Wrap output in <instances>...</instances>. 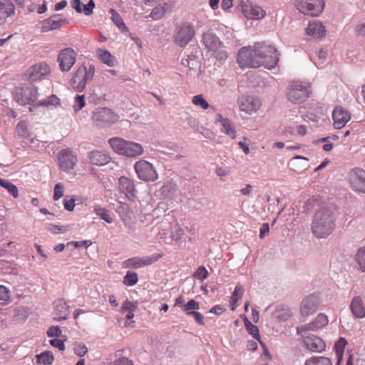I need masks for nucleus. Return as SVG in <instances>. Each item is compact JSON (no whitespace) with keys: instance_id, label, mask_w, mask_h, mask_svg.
Returning a JSON list of instances; mask_svg holds the SVG:
<instances>
[{"instance_id":"1","label":"nucleus","mask_w":365,"mask_h":365,"mask_svg":"<svg viewBox=\"0 0 365 365\" xmlns=\"http://www.w3.org/2000/svg\"><path fill=\"white\" fill-rule=\"evenodd\" d=\"M336 217L334 210L331 207H322L314 214L312 222L314 235L319 238H326L335 228Z\"/></svg>"},{"instance_id":"2","label":"nucleus","mask_w":365,"mask_h":365,"mask_svg":"<svg viewBox=\"0 0 365 365\" xmlns=\"http://www.w3.org/2000/svg\"><path fill=\"white\" fill-rule=\"evenodd\" d=\"M108 143L115 153L129 158H137L144 151L140 143L125 140L119 137L110 138Z\"/></svg>"},{"instance_id":"3","label":"nucleus","mask_w":365,"mask_h":365,"mask_svg":"<svg viewBox=\"0 0 365 365\" xmlns=\"http://www.w3.org/2000/svg\"><path fill=\"white\" fill-rule=\"evenodd\" d=\"M311 85L308 82L294 81L287 88V98L294 104L304 102L311 94Z\"/></svg>"},{"instance_id":"4","label":"nucleus","mask_w":365,"mask_h":365,"mask_svg":"<svg viewBox=\"0 0 365 365\" xmlns=\"http://www.w3.org/2000/svg\"><path fill=\"white\" fill-rule=\"evenodd\" d=\"M254 46L256 53L261 58L260 66L271 70L277 66L279 57L275 47L264 42L255 43Z\"/></svg>"},{"instance_id":"5","label":"nucleus","mask_w":365,"mask_h":365,"mask_svg":"<svg viewBox=\"0 0 365 365\" xmlns=\"http://www.w3.org/2000/svg\"><path fill=\"white\" fill-rule=\"evenodd\" d=\"M95 71L96 68L93 64L88 68L83 65L79 66L71 80L73 88L77 92H82L86 85L93 81Z\"/></svg>"},{"instance_id":"6","label":"nucleus","mask_w":365,"mask_h":365,"mask_svg":"<svg viewBox=\"0 0 365 365\" xmlns=\"http://www.w3.org/2000/svg\"><path fill=\"white\" fill-rule=\"evenodd\" d=\"M38 96V88L34 86H17L13 91L14 100L20 106L34 104Z\"/></svg>"},{"instance_id":"7","label":"nucleus","mask_w":365,"mask_h":365,"mask_svg":"<svg viewBox=\"0 0 365 365\" xmlns=\"http://www.w3.org/2000/svg\"><path fill=\"white\" fill-rule=\"evenodd\" d=\"M91 120L96 126L106 128L117 122L118 115L108 108H98L93 112Z\"/></svg>"},{"instance_id":"8","label":"nucleus","mask_w":365,"mask_h":365,"mask_svg":"<svg viewBox=\"0 0 365 365\" xmlns=\"http://www.w3.org/2000/svg\"><path fill=\"white\" fill-rule=\"evenodd\" d=\"M294 6L302 14L310 16H318L325 6L324 0H296Z\"/></svg>"},{"instance_id":"9","label":"nucleus","mask_w":365,"mask_h":365,"mask_svg":"<svg viewBox=\"0 0 365 365\" xmlns=\"http://www.w3.org/2000/svg\"><path fill=\"white\" fill-rule=\"evenodd\" d=\"M260 59L254 46L242 48L237 54V63L241 68L260 67Z\"/></svg>"},{"instance_id":"10","label":"nucleus","mask_w":365,"mask_h":365,"mask_svg":"<svg viewBox=\"0 0 365 365\" xmlns=\"http://www.w3.org/2000/svg\"><path fill=\"white\" fill-rule=\"evenodd\" d=\"M195 34L194 26L189 22H185L177 29L173 36L175 44L185 47L192 40Z\"/></svg>"},{"instance_id":"11","label":"nucleus","mask_w":365,"mask_h":365,"mask_svg":"<svg viewBox=\"0 0 365 365\" xmlns=\"http://www.w3.org/2000/svg\"><path fill=\"white\" fill-rule=\"evenodd\" d=\"M135 170L138 177L146 182H153L158 179V174L153 165L146 160H139L135 164Z\"/></svg>"},{"instance_id":"12","label":"nucleus","mask_w":365,"mask_h":365,"mask_svg":"<svg viewBox=\"0 0 365 365\" xmlns=\"http://www.w3.org/2000/svg\"><path fill=\"white\" fill-rule=\"evenodd\" d=\"M58 159L60 169L66 173H70L73 170L78 162L77 156L70 148L60 151Z\"/></svg>"},{"instance_id":"13","label":"nucleus","mask_w":365,"mask_h":365,"mask_svg":"<svg viewBox=\"0 0 365 365\" xmlns=\"http://www.w3.org/2000/svg\"><path fill=\"white\" fill-rule=\"evenodd\" d=\"M76 60V53L71 48H66L60 51L58 62L61 71H68L74 65Z\"/></svg>"},{"instance_id":"14","label":"nucleus","mask_w":365,"mask_h":365,"mask_svg":"<svg viewBox=\"0 0 365 365\" xmlns=\"http://www.w3.org/2000/svg\"><path fill=\"white\" fill-rule=\"evenodd\" d=\"M163 257L162 254H154L148 257H133L125 261L127 267L139 269L143 267L153 264L157 262L160 257Z\"/></svg>"},{"instance_id":"15","label":"nucleus","mask_w":365,"mask_h":365,"mask_svg":"<svg viewBox=\"0 0 365 365\" xmlns=\"http://www.w3.org/2000/svg\"><path fill=\"white\" fill-rule=\"evenodd\" d=\"M329 323L328 317L323 313L319 314L315 319L312 322L304 324L300 327H297V332L298 334H302L303 333H307L309 331H317L325 326H327Z\"/></svg>"},{"instance_id":"16","label":"nucleus","mask_w":365,"mask_h":365,"mask_svg":"<svg viewBox=\"0 0 365 365\" xmlns=\"http://www.w3.org/2000/svg\"><path fill=\"white\" fill-rule=\"evenodd\" d=\"M319 305V297L312 294L304 297L301 303V314L302 317H308L313 314L317 310Z\"/></svg>"},{"instance_id":"17","label":"nucleus","mask_w":365,"mask_h":365,"mask_svg":"<svg viewBox=\"0 0 365 365\" xmlns=\"http://www.w3.org/2000/svg\"><path fill=\"white\" fill-rule=\"evenodd\" d=\"M303 333L302 335L304 338L303 342L307 349L313 352H321L326 348L324 341L319 336L314 334L306 335Z\"/></svg>"},{"instance_id":"18","label":"nucleus","mask_w":365,"mask_h":365,"mask_svg":"<svg viewBox=\"0 0 365 365\" xmlns=\"http://www.w3.org/2000/svg\"><path fill=\"white\" fill-rule=\"evenodd\" d=\"M352 188L358 192L365 193V171L361 169H354L349 177Z\"/></svg>"},{"instance_id":"19","label":"nucleus","mask_w":365,"mask_h":365,"mask_svg":"<svg viewBox=\"0 0 365 365\" xmlns=\"http://www.w3.org/2000/svg\"><path fill=\"white\" fill-rule=\"evenodd\" d=\"M334 126L336 129L343 128L351 119L350 113L341 106H336L332 112Z\"/></svg>"},{"instance_id":"20","label":"nucleus","mask_w":365,"mask_h":365,"mask_svg":"<svg viewBox=\"0 0 365 365\" xmlns=\"http://www.w3.org/2000/svg\"><path fill=\"white\" fill-rule=\"evenodd\" d=\"M118 187L128 199L133 200L136 197V190L133 180L127 177L121 176L118 179Z\"/></svg>"},{"instance_id":"21","label":"nucleus","mask_w":365,"mask_h":365,"mask_svg":"<svg viewBox=\"0 0 365 365\" xmlns=\"http://www.w3.org/2000/svg\"><path fill=\"white\" fill-rule=\"evenodd\" d=\"M240 109L247 113L256 112L260 107L259 99L252 96L242 97L238 100Z\"/></svg>"},{"instance_id":"22","label":"nucleus","mask_w":365,"mask_h":365,"mask_svg":"<svg viewBox=\"0 0 365 365\" xmlns=\"http://www.w3.org/2000/svg\"><path fill=\"white\" fill-rule=\"evenodd\" d=\"M50 73V68L46 63L41 62L33 66L29 71V81H36Z\"/></svg>"},{"instance_id":"23","label":"nucleus","mask_w":365,"mask_h":365,"mask_svg":"<svg viewBox=\"0 0 365 365\" xmlns=\"http://www.w3.org/2000/svg\"><path fill=\"white\" fill-rule=\"evenodd\" d=\"M202 43L210 51L215 53L220 49L223 45L220 38L212 32H205L202 34Z\"/></svg>"},{"instance_id":"24","label":"nucleus","mask_w":365,"mask_h":365,"mask_svg":"<svg viewBox=\"0 0 365 365\" xmlns=\"http://www.w3.org/2000/svg\"><path fill=\"white\" fill-rule=\"evenodd\" d=\"M246 3H248V0H242L241 6L243 13L247 18L258 19L264 17L265 12L261 7L248 5Z\"/></svg>"},{"instance_id":"25","label":"nucleus","mask_w":365,"mask_h":365,"mask_svg":"<svg viewBox=\"0 0 365 365\" xmlns=\"http://www.w3.org/2000/svg\"><path fill=\"white\" fill-rule=\"evenodd\" d=\"M60 15L54 14L50 18L43 21L42 29L43 31H48L59 29L62 25L68 23L66 19H59Z\"/></svg>"},{"instance_id":"26","label":"nucleus","mask_w":365,"mask_h":365,"mask_svg":"<svg viewBox=\"0 0 365 365\" xmlns=\"http://www.w3.org/2000/svg\"><path fill=\"white\" fill-rule=\"evenodd\" d=\"M88 158L93 165L98 166L105 165L111 160L110 155L107 152L102 150L91 151L88 155Z\"/></svg>"},{"instance_id":"27","label":"nucleus","mask_w":365,"mask_h":365,"mask_svg":"<svg viewBox=\"0 0 365 365\" xmlns=\"http://www.w3.org/2000/svg\"><path fill=\"white\" fill-rule=\"evenodd\" d=\"M15 6L11 0H0V24L5 23L8 18L14 16Z\"/></svg>"},{"instance_id":"28","label":"nucleus","mask_w":365,"mask_h":365,"mask_svg":"<svg viewBox=\"0 0 365 365\" xmlns=\"http://www.w3.org/2000/svg\"><path fill=\"white\" fill-rule=\"evenodd\" d=\"M307 33L314 38H322L326 35L325 26L319 21H310L307 28Z\"/></svg>"},{"instance_id":"29","label":"nucleus","mask_w":365,"mask_h":365,"mask_svg":"<svg viewBox=\"0 0 365 365\" xmlns=\"http://www.w3.org/2000/svg\"><path fill=\"white\" fill-rule=\"evenodd\" d=\"M70 314L69 306L63 299H59L56 302L53 319L55 321H62L68 319Z\"/></svg>"},{"instance_id":"30","label":"nucleus","mask_w":365,"mask_h":365,"mask_svg":"<svg viewBox=\"0 0 365 365\" xmlns=\"http://www.w3.org/2000/svg\"><path fill=\"white\" fill-rule=\"evenodd\" d=\"M61 104L60 98L55 94L51 95L49 97L42 99L29 107V111L34 112L40 106L49 108L51 106L56 107Z\"/></svg>"},{"instance_id":"31","label":"nucleus","mask_w":365,"mask_h":365,"mask_svg":"<svg viewBox=\"0 0 365 365\" xmlns=\"http://www.w3.org/2000/svg\"><path fill=\"white\" fill-rule=\"evenodd\" d=\"M350 308L352 314L356 318H364L365 317V308L360 297H354L352 299Z\"/></svg>"},{"instance_id":"32","label":"nucleus","mask_w":365,"mask_h":365,"mask_svg":"<svg viewBox=\"0 0 365 365\" xmlns=\"http://www.w3.org/2000/svg\"><path fill=\"white\" fill-rule=\"evenodd\" d=\"M96 56L98 59L107 66L112 67L115 66V58L108 50L98 48Z\"/></svg>"},{"instance_id":"33","label":"nucleus","mask_w":365,"mask_h":365,"mask_svg":"<svg viewBox=\"0 0 365 365\" xmlns=\"http://www.w3.org/2000/svg\"><path fill=\"white\" fill-rule=\"evenodd\" d=\"M176 190H177L176 184L171 181H167L160 188V190H158V192H160V194L163 197H168L171 195H173Z\"/></svg>"},{"instance_id":"34","label":"nucleus","mask_w":365,"mask_h":365,"mask_svg":"<svg viewBox=\"0 0 365 365\" xmlns=\"http://www.w3.org/2000/svg\"><path fill=\"white\" fill-rule=\"evenodd\" d=\"M37 363L42 365H51L54 361V356L51 351H44L36 355Z\"/></svg>"},{"instance_id":"35","label":"nucleus","mask_w":365,"mask_h":365,"mask_svg":"<svg viewBox=\"0 0 365 365\" xmlns=\"http://www.w3.org/2000/svg\"><path fill=\"white\" fill-rule=\"evenodd\" d=\"M304 365H332L329 358L324 356H312L307 359Z\"/></svg>"},{"instance_id":"36","label":"nucleus","mask_w":365,"mask_h":365,"mask_svg":"<svg viewBox=\"0 0 365 365\" xmlns=\"http://www.w3.org/2000/svg\"><path fill=\"white\" fill-rule=\"evenodd\" d=\"M0 186L4 187L14 197L19 196L17 187L9 180L0 178Z\"/></svg>"},{"instance_id":"37","label":"nucleus","mask_w":365,"mask_h":365,"mask_svg":"<svg viewBox=\"0 0 365 365\" xmlns=\"http://www.w3.org/2000/svg\"><path fill=\"white\" fill-rule=\"evenodd\" d=\"M94 212L97 215L100 216V217L106 222L112 223L113 222V219L110 217V212L108 210L101 207L100 205H95Z\"/></svg>"},{"instance_id":"38","label":"nucleus","mask_w":365,"mask_h":365,"mask_svg":"<svg viewBox=\"0 0 365 365\" xmlns=\"http://www.w3.org/2000/svg\"><path fill=\"white\" fill-rule=\"evenodd\" d=\"M244 289L242 286L241 284H237L231 297V309L232 311L235 309L236 306H235V304L242 297Z\"/></svg>"},{"instance_id":"39","label":"nucleus","mask_w":365,"mask_h":365,"mask_svg":"<svg viewBox=\"0 0 365 365\" xmlns=\"http://www.w3.org/2000/svg\"><path fill=\"white\" fill-rule=\"evenodd\" d=\"M109 12L111 14V19L113 22L123 31H128V29L125 26L123 19L113 9H110Z\"/></svg>"},{"instance_id":"40","label":"nucleus","mask_w":365,"mask_h":365,"mask_svg":"<svg viewBox=\"0 0 365 365\" xmlns=\"http://www.w3.org/2000/svg\"><path fill=\"white\" fill-rule=\"evenodd\" d=\"M222 126L223 128L222 131L227 135H230L232 138H235L236 131L232 126V123L229 119L222 120Z\"/></svg>"},{"instance_id":"41","label":"nucleus","mask_w":365,"mask_h":365,"mask_svg":"<svg viewBox=\"0 0 365 365\" xmlns=\"http://www.w3.org/2000/svg\"><path fill=\"white\" fill-rule=\"evenodd\" d=\"M138 281V274L135 272L128 271L123 278V283L126 286H133Z\"/></svg>"},{"instance_id":"42","label":"nucleus","mask_w":365,"mask_h":365,"mask_svg":"<svg viewBox=\"0 0 365 365\" xmlns=\"http://www.w3.org/2000/svg\"><path fill=\"white\" fill-rule=\"evenodd\" d=\"M10 302L9 290L5 286L0 285V305H6Z\"/></svg>"},{"instance_id":"43","label":"nucleus","mask_w":365,"mask_h":365,"mask_svg":"<svg viewBox=\"0 0 365 365\" xmlns=\"http://www.w3.org/2000/svg\"><path fill=\"white\" fill-rule=\"evenodd\" d=\"M356 262L359 266V269L365 271V247L360 248L356 255Z\"/></svg>"},{"instance_id":"44","label":"nucleus","mask_w":365,"mask_h":365,"mask_svg":"<svg viewBox=\"0 0 365 365\" xmlns=\"http://www.w3.org/2000/svg\"><path fill=\"white\" fill-rule=\"evenodd\" d=\"M192 102L196 106H199L204 110L210 107L207 101L203 98L202 95H197L192 97Z\"/></svg>"},{"instance_id":"45","label":"nucleus","mask_w":365,"mask_h":365,"mask_svg":"<svg viewBox=\"0 0 365 365\" xmlns=\"http://www.w3.org/2000/svg\"><path fill=\"white\" fill-rule=\"evenodd\" d=\"M193 277L201 281L208 277V272L204 266H200L192 274Z\"/></svg>"},{"instance_id":"46","label":"nucleus","mask_w":365,"mask_h":365,"mask_svg":"<svg viewBox=\"0 0 365 365\" xmlns=\"http://www.w3.org/2000/svg\"><path fill=\"white\" fill-rule=\"evenodd\" d=\"M86 105L85 96L83 95L77 96L75 98L74 105L73 106L75 112H78L81 110Z\"/></svg>"},{"instance_id":"47","label":"nucleus","mask_w":365,"mask_h":365,"mask_svg":"<svg viewBox=\"0 0 365 365\" xmlns=\"http://www.w3.org/2000/svg\"><path fill=\"white\" fill-rule=\"evenodd\" d=\"M165 13V9H164V7H155L151 11L150 16L154 20H158L164 16Z\"/></svg>"},{"instance_id":"48","label":"nucleus","mask_w":365,"mask_h":365,"mask_svg":"<svg viewBox=\"0 0 365 365\" xmlns=\"http://www.w3.org/2000/svg\"><path fill=\"white\" fill-rule=\"evenodd\" d=\"M200 309V304L195 299L189 300L186 304L184 305L183 311L186 313L190 311H195Z\"/></svg>"},{"instance_id":"49","label":"nucleus","mask_w":365,"mask_h":365,"mask_svg":"<svg viewBox=\"0 0 365 365\" xmlns=\"http://www.w3.org/2000/svg\"><path fill=\"white\" fill-rule=\"evenodd\" d=\"M48 229L51 232L54 234H58L68 231L70 230V227L68 225L60 226L53 224H50Z\"/></svg>"},{"instance_id":"50","label":"nucleus","mask_w":365,"mask_h":365,"mask_svg":"<svg viewBox=\"0 0 365 365\" xmlns=\"http://www.w3.org/2000/svg\"><path fill=\"white\" fill-rule=\"evenodd\" d=\"M186 122L191 128H192L198 132H201L200 130L203 129V127L200 125L199 122L194 117L189 116L188 118H187Z\"/></svg>"},{"instance_id":"51","label":"nucleus","mask_w":365,"mask_h":365,"mask_svg":"<svg viewBox=\"0 0 365 365\" xmlns=\"http://www.w3.org/2000/svg\"><path fill=\"white\" fill-rule=\"evenodd\" d=\"M64 192V185L61 182H58L54 187L53 200H58L63 195Z\"/></svg>"},{"instance_id":"52","label":"nucleus","mask_w":365,"mask_h":365,"mask_svg":"<svg viewBox=\"0 0 365 365\" xmlns=\"http://www.w3.org/2000/svg\"><path fill=\"white\" fill-rule=\"evenodd\" d=\"M247 331L252 335V336L257 340L260 344H263V341L260 340L261 336L259 333L258 327L254 324H252L251 326L246 328Z\"/></svg>"},{"instance_id":"53","label":"nucleus","mask_w":365,"mask_h":365,"mask_svg":"<svg viewBox=\"0 0 365 365\" xmlns=\"http://www.w3.org/2000/svg\"><path fill=\"white\" fill-rule=\"evenodd\" d=\"M88 351L86 346L83 344H77L74 346V353L78 356H83Z\"/></svg>"},{"instance_id":"54","label":"nucleus","mask_w":365,"mask_h":365,"mask_svg":"<svg viewBox=\"0 0 365 365\" xmlns=\"http://www.w3.org/2000/svg\"><path fill=\"white\" fill-rule=\"evenodd\" d=\"M187 315L192 316L197 324L200 325H204V317L198 312L190 311L187 312Z\"/></svg>"},{"instance_id":"55","label":"nucleus","mask_w":365,"mask_h":365,"mask_svg":"<svg viewBox=\"0 0 365 365\" xmlns=\"http://www.w3.org/2000/svg\"><path fill=\"white\" fill-rule=\"evenodd\" d=\"M346 341L344 338L341 337L335 344V349L337 354H342L344 352Z\"/></svg>"},{"instance_id":"56","label":"nucleus","mask_w":365,"mask_h":365,"mask_svg":"<svg viewBox=\"0 0 365 365\" xmlns=\"http://www.w3.org/2000/svg\"><path fill=\"white\" fill-rule=\"evenodd\" d=\"M95 2L93 0H90L88 3L83 6L82 11L86 16H90L93 14V10L95 8Z\"/></svg>"},{"instance_id":"57","label":"nucleus","mask_w":365,"mask_h":365,"mask_svg":"<svg viewBox=\"0 0 365 365\" xmlns=\"http://www.w3.org/2000/svg\"><path fill=\"white\" fill-rule=\"evenodd\" d=\"M61 334V330L58 326H52L47 331V335L48 337L56 336L58 337Z\"/></svg>"},{"instance_id":"58","label":"nucleus","mask_w":365,"mask_h":365,"mask_svg":"<svg viewBox=\"0 0 365 365\" xmlns=\"http://www.w3.org/2000/svg\"><path fill=\"white\" fill-rule=\"evenodd\" d=\"M73 245L76 247H88L92 245L90 240L71 241L67 243V245Z\"/></svg>"},{"instance_id":"59","label":"nucleus","mask_w":365,"mask_h":365,"mask_svg":"<svg viewBox=\"0 0 365 365\" xmlns=\"http://www.w3.org/2000/svg\"><path fill=\"white\" fill-rule=\"evenodd\" d=\"M51 346L58 348L61 351H64L66 347L63 341L59 339H53L50 340Z\"/></svg>"},{"instance_id":"60","label":"nucleus","mask_w":365,"mask_h":365,"mask_svg":"<svg viewBox=\"0 0 365 365\" xmlns=\"http://www.w3.org/2000/svg\"><path fill=\"white\" fill-rule=\"evenodd\" d=\"M75 198L72 197L69 200H66L65 199L63 200V205H64V208L65 210H68V211H73L74 207H75Z\"/></svg>"},{"instance_id":"61","label":"nucleus","mask_w":365,"mask_h":365,"mask_svg":"<svg viewBox=\"0 0 365 365\" xmlns=\"http://www.w3.org/2000/svg\"><path fill=\"white\" fill-rule=\"evenodd\" d=\"M112 365H133L132 361L126 357H122L115 360Z\"/></svg>"},{"instance_id":"62","label":"nucleus","mask_w":365,"mask_h":365,"mask_svg":"<svg viewBox=\"0 0 365 365\" xmlns=\"http://www.w3.org/2000/svg\"><path fill=\"white\" fill-rule=\"evenodd\" d=\"M216 58L220 61H224L227 58V52L225 50H218L215 53Z\"/></svg>"},{"instance_id":"63","label":"nucleus","mask_w":365,"mask_h":365,"mask_svg":"<svg viewBox=\"0 0 365 365\" xmlns=\"http://www.w3.org/2000/svg\"><path fill=\"white\" fill-rule=\"evenodd\" d=\"M355 31L358 36H365V23L361 22L355 27Z\"/></svg>"},{"instance_id":"64","label":"nucleus","mask_w":365,"mask_h":365,"mask_svg":"<svg viewBox=\"0 0 365 365\" xmlns=\"http://www.w3.org/2000/svg\"><path fill=\"white\" fill-rule=\"evenodd\" d=\"M225 311V309L221 305H215L210 310V312L220 315Z\"/></svg>"}]
</instances>
